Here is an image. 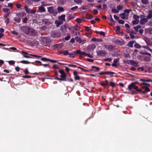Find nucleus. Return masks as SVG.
<instances>
[{"mask_svg": "<svg viewBox=\"0 0 152 152\" xmlns=\"http://www.w3.org/2000/svg\"><path fill=\"white\" fill-rule=\"evenodd\" d=\"M142 89H145V90L142 91L140 89H139L138 86H136L135 84H134L132 93L133 94H137L139 92L143 94H146L147 92H149L150 91V89L147 86H142Z\"/></svg>", "mask_w": 152, "mask_h": 152, "instance_id": "nucleus-1", "label": "nucleus"}, {"mask_svg": "<svg viewBox=\"0 0 152 152\" xmlns=\"http://www.w3.org/2000/svg\"><path fill=\"white\" fill-rule=\"evenodd\" d=\"M59 72L61 74L60 77L61 78H59L56 77L55 78V79L58 80L66 81L67 75H66L64 70L60 69Z\"/></svg>", "mask_w": 152, "mask_h": 152, "instance_id": "nucleus-2", "label": "nucleus"}, {"mask_svg": "<svg viewBox=\"0 0 152 152\" xmlns=\"http://www.w3.org/2000/svg\"><path fill=\"white\" fill-rule=\"evenodd\" d=\"M47 9L49 13L52 14L53 16H55L57 14V12L56 9H54L53 7H48Z\"/></svg>", "mask_w": 152, "mask_h": 152, "instance_id": "nucleus-3", "label": "nucleus"}, {"mask_svg": "<svg viewBox=\"0 0 152 152\" xmlns=\"http://www.w3.org/2000/svg\"><path fill=\"white\" fill-rule=\"evenodd\" d=\"M104 46L105 48H106L108 50L110 51H114L115 49V47L113 45H104Z\"/></svg>", "mask_w": 152, "mask_h": 152, "instance_id": "nucleus-4", "label": "nucleus"}, {"mask_svg": "<svg viewBox=\"0 0 152 152\" xmlns=\"http://www.w3.org/2000/svg\"><path fill=\"white\" fill-rule=\"evenodd\" d=\"M21 30L26 34H28L30 31V29L28 27L25 26L22 28Z\"/></svg>", "mask_w": 152, "mask_h": 152, "instance_id": "nucleus-5", "label": "nucleus"}, {"mask_svg": "<svg viewBox=\"0 0 152 152\" xmlns=\"http://www.w3.org/2000/svg\"><path fill=\"white\" fill-rule=\"evenodd\" d=\"M143 39L148 46H152V42L149 39L146 37H144Z\"/></svg>", "mask_w": 152, "mask_h": 152, "instance_id": "nucleus-6", "label": "nucleus"}, {"mask_svg": "<svg viewBox=\"0 0 152 152\" xmlns=\"http://www.w3.org/2000/svg\"><path fill=\"white\" fill-rule=\"evenodd\" d=\"M97 55L99 56H103L106 54V52L103 50H100L97 52Z\"/></svg>", "mask_w": 152, "mask_h": 152, "instance_id": "nucleus-7", "label": "nucleus"}, {"mask_svg": "<svg viewBox=\"0 0 152 152\" xmlns=\"http://www.w3.org/2000/svg\"><path fill=\"white\" fill-rule=\"evenodd\" d=\"M147 18H142L140 21V23L142 25L145 24L146 22L148 21Z\"/></svg>", "mask_w": 152, "mask_h": 152, "instance_id": "nucleus-8", "label": "nucleus"}, {"mask_svg": "<svg viewBox=\"0 0 152 152\" xmlns=\"http://www.w3.org/2000/svg\"><path fill=\"white\" fill-rule=\"evenodd\" d=\"M91 67V69H90V71H94V72H97L99 71L100 69L98 67L95 66H92Z\"/></svg>", "mask_w": 152, "mask_h": 152, "instance_id": "nucleus-9", "label": "nucleus"}, {"mask_svg": "<svg viewBox=\"0 0 152 152\" xmlns=\"http://www.w3.org/2000/svg\"><path fill=\"white\" fill-rule=\"evenodd\" d=\"M134 84L135 83H132L130 84L128 86V89L131 91L132 92V91Z\"/></svg>", "mask_w": 152, "mask_h": 152, "instance_id": "nucleus-10", "label": "nucleus"}, {"mask_svg": "<svg viewBox=\"0 0 152 152\" xmlns=\"http://www.w3.org/2000/svg\"><path fill=\"white\" fill-rule=\"evenodd\" d=\"M119 59L118 58H116L114 59L113 61V63L112 64V66L113 67H117V63L119 61Z\"/></svg>", "mask_w": 152, "mask_h": 152, "instance_id": "nucleus-11", "label": "nucleus"}, {"mask_svg": "<svg viewBox=\"0 0 152 152\" xmlns=\"http://www.w3.org/2000/svg\"><path fill=\"white\" fill-rule=\"evenodd\" d=\"M129 63L132 66H138V63H136L135 61L131 60L129 61Z\"/></svg>", "mask_w": 152, "mask_h": 152, "instance_id": "nucleus-12", "label": "nucleus"}, {"mask_svg": "<svg viewBox=\"0 0 152 152\" xmlns=\"http://www.w3.org/2000/svg\"><path fill=\"white\" fill-rule=\"evenodd\" d=\"M120 16L123 19H127L128 17L127 15H126L125 13H123L120 14Z\"/></svg>", "mask_w": 152, "mask_h": 152, "instance_id": "nucleus-13", "label": "nucleus"}, {"mask_svg": "<svg viewBox=\"0 0 152 152\" xmlns=\"http://www.w3.org/2000/svg\"><path fill=\"white\" fill-rule=\"evenodd\" d=\"M65 15H63L58 17V19L61 21H65Z\"/></svg>", "mask_w": 152, "mask_h": 152, "instance_id": "nucleus-14", "label": "nucleus"}, {"mask_svg": "<svg viewBox=\"0 0 152 152\" xmlns=\"http://www.w3.org/2000/svg\"><path fill=\"white\" fill-rule=\"evenodd\" d=\"M152 17V11L149 10L148 11V15L147 16L146 18L148 19H149Z\"/></svg>", "mask_w": 152, "mask_h": 152, "instance_id": "nucleus-15", "label": "nucleus"}, {"mask_svg": "<svg viewBox=\"0 0 152 152\" xmlns=\"http://www.w3.org/2000/svg\"><path fill=\"white\" fill-rule=\"evenodd\" d=\"M110 18H108V19L111 22V24H110L112 26H113V25H114V24H115L114 22V20L112 17V15H110Z\"/></svg>", "mask_w": 152, "mask_h": 152, "instance_id": "nucleus-16", "label": "nucleus"}, {"mask_svg": "<svg viewBox=\"0 0 152 152\" xmlns=\"http://www.w3.org/2000/svg\"><path fill=\"white\" fill-rule=\"evenodd\" d=\"M38 10L39 11L42 12H45L46 11L45 8L42 6H40L39 7Z\"/></svg>", "mask_w": 152, "mask_h": 152, "instance_id": "nucleus-17", "label": "nucleus"}, {"mask_svg": "<svg viewBox=\"0 0 152 152\" xmlns=\"http://www.w3.org/2000/svg\"><path fill=\"white\" fill-rule=\"evenodd\" d=\"M140 81H141L143 82H151L152 81V80L150 79H140Z\"/></svg>", "mask_w": 152, "mask_h": 152, "instance_id": "nucleus-18", "label": "nucleus"}, {"mask_svg": "<svg viewBox=\"0 0 152 152\" xmlns=\"http://www.w3.org/2000/svg\"><path fill=\"white\" fill-rule=\"evenodd\" d=\"M112 41L116 44L120 43L121 41L119 40L118 39L116 38H114L112 39Z\"/></svg>", "mask_w": 152, "mask_h": 152, "instance_id": "nucleus-19", "label": "nucleus"}, {"mask_svg": "<svg viewBox=\"0 0 152 152\" xmlns=\"http://www.w3.org/2000/svg\"><path fill=\"white\" fill-rule=\"evenodd\" d=\"M134 42V41H131L129 42L127 44V45L129 47H133V44Z\"/></svg>", "mask_w": 152, "mask_h": 152, "instance_id": "nucleus-20", "label": "nucleus"}, {"mask_svg": "<svg viewBox=\"0 0 152 152\" xmlns=\"http://www.w3.org/2000/svg\"><path fill=\"white\" fill-rule=\"evenodd\" d=\"M86 17L87 19H90L93 18V16L90 14L87 13L86 14Z\"/></svg>", "mask_w": 152, "mask_h": 152, "instance_id": "nucleus-21", "label": "nucleus"}, {"mask_svg": "<svg viewBox=\"0 0 152 152\" xmlns=\"http://www.w3.org/2000/svg\"><path fill=\"white\" fill-rule=\"evenodd\" d=\"M57 10L58 11V13L63 12L64 11V8L60 7H58L57 8Z\"/></svg>", "mask_w": 152, "mask_h": 152, "instance_id": "nucleus-22", "label": "nucleus"}, {"mask_svg": "<svg viewBox=\"0 0 152 152\" xmlns=\"http://www.w3.org/2000/svg\"><path fill=\"white\" fill-rule=\"evenodd\" d=\"M55 23L56 24V26L57 27H58L60 25L62 24L63 23L62 22V21H57L56 20L55 22Z\"/></svg>", "mask_w": 152, "mask_h": 152, "instance_id": "nucleus-23", "label": "nucleus"}, {"mask_svg": "<svg viewBox=\"0 0 152 152\" xmlns=\"http://www.w3.org/2000/svg\"><path fill=\"white\" fill-rule=\"evenodd\" d=\"M115 73V72L111 71H107V75H110V77H113V75Z\"/></svg>", "mask_w": 152, "mask_h": 152, "instance_id": "nucleus-24", "label": "nucleus"}, {"mask_svg": "<svg viewBox=\"0 0 152 152\" xmlns=\"http://www.w3.org/2000/svg\"><path fill=\"white\" fill-rule=\"evenodd\" d=\"M19 62H20L22 63H23V64H28L31 63L30 62H29L27 61H25V60H22V61H20Z\"/></svg>", "mask_w": 152, "mask_h": 152, "instance_id": "nucleus-25", "label": "nucleus"}, {"mask_svg": "<svg viewBox=\"0 0 152 152\" xmlns=\"http://www.w3.org/2000/svg\"><path fill=\"white\" fill-rule=\"evenodd\" d=\"M75 39L77 42H79V43H81L82 41L81 39L80 38L78 37H75Z\"/></svg>", "mask_w": 152, "mask_h": 152, "instance_id": "nucleus-26", "label": "nucleus"}, {"mask_svg": "<svg viewBox=\"0 0 152 152\" xmlns=\"http://www.w3.org/2000/svg\"><path fill=\"white\" fill-rule=\"evenodd\" d=\"M69 55L70 57L74 58V55H76L75 51H73L71 53H69Z\"/></svg>", "mask_w": 152, "mask_h": 152, "instance_id": "nucleus-27", "label": "nucleus"}, {"mask_svg": "<svg viewBox=\"0 0 152 152\" xmlns=\"http://www.w3.org/2000/svg\"><path fill=\"white\" fill-rule=\"evenodd\" d=\"M24 9L26 12L28 13H30V11L31 10V9L30 8H28L27 6H26L24 7Z\"/></svg>", "mask_w": 152, "mask_h": 152, "instance_id": "nucleus-28", "label": "nucleus"}, {"mask_svg": "<svg viewBox=\"0 0 152 152\" xmlns=\"http://www.w3.org/2000/svg\"><path fill=\"white\" fill-rule=\"evenodd\" d=\"M141 28V26L138 25L136 27L134 26L133 28L137 32L138 31V29Z\"/></svg>", "mask_w": 152, "mask_h": 152, "instance_id": "nucleus-29", "label": "nucleus"}, {"mask_svg": "<svg viewBox=\"0 0 152 152\" xmlns=\"http://www.w3.org/2000/svg\"><path fill=\"white\" fill-rule=\"evenodd\" d=\"M14 20L17 23H19L21 21V18H20L15 17L14 18Z\"/></svg>", "mask_w": 152, "mask_h": 152, "instance_id": "nucleus-30", "label": "nucleus"}, {"mask_svg": "<svg viewBox=\"0 0 152 152\" xmlns=\"http://www.w3.org/2000/svg\"><path fill=\"white\" fill-rule=\"evenodd\" d=\"M133 18L135 20H139V16L134 14L133 15Z\"/></svg>", "mask_w": 152, "mask_h": 152, "instance_id": "nucleus-31", "label": "nucleus"}, {"mask_svg": "<svg viewBox=\"0 0 152 152\" xmlns=\"http://www.w3.org/2000/svg\"><path fill=\"white\" fill-rule=\"evenodd\" d=\"M75 18V16L74 15L72 14H69L68 16V18L69 20Z\"/></svg>", "mask_w": 152, "mask_h": 152, "instance_id": "nucleus-32", "label": "nucleus"}, {"mask_svg": "<svg viewBox=\"0 0 152 152\" xmlns=\"http://www.w3.org/2000/svg\"><path fill=\"white\" fill-rule=\"evenodd\" d=\"M134 47L136 48L140 49L141 48V45L137 43H135L134 44Z\"/></svg>", "mask_w": 152, "mask_h": 152, "instance_id": "nucleus-33", "label": "nucleus"}, {"mask_svg": "<svg viewBox=\"0 0 152 152\" xmlns=\"http://www.w3.org/2000/svg\"><path fill=\"white\" fill-rule=\"evenodd\" d=\"M30 55H31L34 57L36 58H41L42 57V56L37 55H36L30 54Z\"/></svg>", "mask_w": 152, "mask_h": 152, "instance_id": "nucleus-34", "label": "nucleus"}, {"mask_svg": "<svg viewBox=\"0 0 152 152\" xmlns=\"http://www.w3.org/2000/svg\"><path fill=\"white\" fill-rule=\"evenodd\" d=\"M111 12L113 13H118L119 12V11L115 9H112L111 10Z\"/></svg>", "mask_w": 152, "mask_h": 152, "instance_id": "nucleus-35", "label": "nucleus"}, {"mask_svg": "<svg viewBox=\"0 0 152 152\" xmlns=\"http://www.w3.org/2000/svg\"><path fill=\"white\" fill-rule=\"evenodd\" d=\"M142 47L143 48H144L145 49L147 50H148L150 51H151L152 49H151L150 48L147 46H142Z\"/></svg>", "mask_w": 152, "mask_h": 152, "instance_id": "nucleus-36", "label": "nucleus"}, {"mask_svg": "<svg viewBox=\"0 0 152 152\" xmlns=\"http://www.w3.org/2000/svg\"><path fill=\"white\" fill-rule=\"evenodd\" d=\"M139 22V20H133L132 21V24L133 25L137 24Z\"/></svg>", "mask_w": 152, "mask_h": 152, "instance_id": "nucleus-37", "label": "nucleus"}, {"mask_svg": "<svg viewBox=\"0 0 152 152\" xmlns=\"http://www.w3.org/2000/svg\"><path fill=\"white\" fill-rule=\"evenodd\" d=\"M118 23L120 24H123L125 22L124 21L122 20H119L118 21Z\"/></svg>", "mask_w": 152, "mask_h": 152, "instance_id": "nucleus-38", "label": "nucleus"}, {"mask_svg": "<svg viewBox=\"0 0 152 152\" xmlns=\"http://www.w3.org/2000/svg\"><path fill=\"white\" fill-rule=\"evenodd\" d=\"M105 61L110 62L112 61V59L111 58H105L104 59Z\"/></svg>", "mask_w": 152, "mask_h": 152, "instance_id": "nucleus-39", "label": "nucleus"}, {"mask_svg": "<svg viewBox=\"0 0 152 152\" xmlns=\"http://www.w3.org/2000/svg\"><path fill=\"white\" fill-rule=\"evenodd\" d=\"M142 2L144 4H146L148 2V0H141Z\"/></svg>", "mask_w": 152, "mask_h": 152, "instance_id": "nucleus-40", "label": "nucleus"}, {"mask_svg": "<svg viewBox=\"0 0 152 152\" xmlns=\"http://www.w3.org/2000/svg\"><path fill=\"white\" fill-rule=\"evenodd\" d=\"M3 11L4 12H6L10 11V9L9 8H4L3 9Z\"/></svg>", "mask_w": 152, "mask_h": 152, "instance_id": "nucleus-41", "label": "nucleus"}, {"mask_svg": "<svg viewBox=\"0 0 152 152\" xmlns=\"http://www.w3.org/2000/svg\"><path fill=\"white\" fill-rule=\"evenodd\" d=\"M63 54L64 56H66L68 55H69V53H68V51L67 50H65L64 51L63 53Z\"/></svg>", "mask_w": 152, "mask_h": 152, "instance_id": "nucleus-42", "label": "nucleus"}, {"mask_svg": "<svg viewBox=\"0 0 152 152\" xmlns=\"http://www.w3.org/2000/svg\"><path fill=\"white\" fill-rule=\"evenodd\" d=\"M68 66L70 67H72L73 68H75L77 67V66L76 65H74V64H68Z\"/></svg>", "mask_w": 152, "mask_h": 152, "instance_id": "nucleus-43", "label": "nucleus"}, {"mask_svg": "<svg viewBox=\"0 0 152 152\" xmlns=\"http://www.w3.org/2000/svg\"><path fill=\"white\" fill-rule=\"evenodd\" d=\"M41 60L42 61H49V59L47 58H42L41 59Z\"/></svg>", "mask_w": 152, "mask_h": 152, "instance_id": "nucleus-44", "label": "nucleus"}, {"mask_svg": "<svg viewBox=\"0 0 152 152\" xmlns=\"http://www.w3.org/2000/svg\"><path fill=\"white\" fill-rule=\"evenodd\" d=\"M98 74L100 75H107V71L101 72Z\"/></svg>", "mask_w": 152, "mask_h": 152, "instance_id": "nucleus-45", "label": "nucleus"}, {"mask_svg": "<svg viewBox=\"0 0 152 152\" xmlns=\"http://www.w3.org/2000/svg\"><path fill=\"white\" fill-rule=\"evenodd\" d=\"M140 85H145L148 86H150V84L148 83L145 82H143L142 83H141L140 84Z\"/></svg>", "mask_w": 152, "mask_h": 152, "instance_id": "nucleus-46", "label": "nucleus"}, {"mask_svg": "<svg viewBox=\"0 0 152 152\" xmlns=\"http://www.w3.org/2000/svg\"><path fill=\"white\" fill-rule=\"evenodd\" d=\"M117 8L118 10H121L123 9V7L122 6L119 5L117 6Z\"/></svg>", "mask_w": 152, "mask_h": 152, "instance_id": "nucleus-47", "label": "nucleus"}, {"mask_svg": "<svg viewBox=\"0 0 152 152\" xmlns=\"http://www.w3.org/2000/svg\"><path fill=\"white\" fill-rule=\"evenodd\" d=\"M9 64L10 65H14L15 64V61H8Z\"/></svg>", "mask_w": 152, "mask_h": 152, "instance_id": "nucleus-48", "label": "nucleus"}, {"mask_svg": "<svg viewBox=\"0 0 152 152\" xmlns=\"http://www.w3.org/2000/svg\"><path fill=\"white\" fill-rule=\"evenodd\" d=\"M99 34L103 36V37L105 36V34L104 32L102 31H99Z\"/></svg>", "mask_w": 152, "mask_h": 152, "instance_id": "nucleus-49", "label": "nucleus"}, {"mask_svg": "<svg viewBox=\"0 0 152 152\" xmlns=\"http://www.w3.org/2000/svg\"><path fill=\"white\" fill-rule=\"evenodd\" d=\"M23 71L26 75H28L29 73L27 68H26Z\"/></svg>", "mask_w": 152, "mask_h": 152, "instance_id": "nucleus-50", "label": "nucleus"}, {"mask_svg": "<svg viewBox=\"0 0 152 152\" xmlns=\"http://www.w3.org/2000/svg\"><path fill=\"white\" fill-rule=\"evenodd\" d=\"M144 60L147 61H150V58L149 57L146 56L144 58Z\"/></svg>", "mask_w": 152, "mask_h": 152, "instance_id": "nucleus-51", "label": "nucleus"}, {"mask_svg": "<svg viewBox=\"0 0 152 152\" xmlns=\"http://www.w3.org/2000/svg\"><path fill=\"white\" fill-rule=\"evenodd\" d=\"M6 19L5 20V23L6 24H8L10 21V19L8 18H6Z\"/></svg>", "mask_w": 152, "mask_h": 152, "instance_id": "nucleus-52", "label": "nucleus"}, {"mask_svg": "<svg viewBox=\"0 0 152 152\" xmlns=\"http://www.w3.org/2000/svg\"><path fill=\"white\" fill-rule=\"evenodd\" d=\"M76 21L78 23H81V19L80 18H77L76 20Z\"/></svg>", "mask_w": 152, "mask_h": 152, "instance_id": "nucleus-53", "label": "nucleus"}, {"mask_svg": "<svg viewBox=\"0 0 152 152\" xmlns=\"http://www.w3.org/2000/svg\"><path fill=\"white\" fill-rule=\"evenodd\" d=\"M70 38V35L69 34V35L66 37L64 38V39L66 40H69Z\"/></svg>", "mask_w": 152, "mask_h": 152, "instance_id": "nucleus-54", "label": "nucleus"}, {"mask_svg": "<svg viewBox=\"0 0 152 152\" xmlns=\"http://www.w3.org/2000/svg\"><path fill=\"white\" fill-rule=\"evenodd\" d=\"M23 77L25 78H29L31 77V76L29 75H26L23 76Z\"/></svg>", "mask_w": 152, "mask_h": 152, "instance_id": "nucleus-55", "label": "nucleus"}, {"mask_svg": "<svg viewBox=\"0 0 152 152\" xmlns=\"http://www.w3.org/2000/svg\"><path fill=\"white\" fill-rule=\"evenodd\" d=\"M74 78L75 80H80V77L79 76L77 75L74 77Z\"/></svg>", "mask_w": 152, "mask_h": 152, "instance_id": "nucleus-56", "label": "nucleus"}, {"mask_svg": "<svg viewBox=\"0 0 152 152\" xmlns=\"http://www.w3.org/2000/svg\"><path fill=\"white\" fill-rule=\"evenodd\" d=\"M131 10L129 9H126L124 11V13H127L128 14L129 13L130 11Z\"/></svg>", "mask_w": 152, "mask_h": 152, "instance_id": "nucleus-57", "label": "nucleus"}, {"mask_svg": "<svg viewBox=\"0 0 152 152\" xmlns=\"http://www.w3.org/2000/svg\"><path fill=\"white\" fill-rule=\"evenodd\" d=\"M36 12V10H33L31 9L30 13L31 14H35Z\"/></svg>", "mask_w": 152, "mask_h": 152, "instance_id": "nucleus-58", "label": "nucleus"}, {"mask_svg": "<svg viewBox=\"0 0 152 152\" xmlns=\"http://www.w3.org/2000/svg\"><path fill=\"white\" fill-rule=\"evenodd\" d=\"M110 85L113 87H114L115 85V83H114L110 82Z\"/></svg>", "mask_w": 152, "mask_h": 152, "instance_id": "nucleus-59", "label": "nucleus"}, {"mask_svg": "<svg viewBox=\"0 0 152 152\" xmlns=\"http://www.w3.org/2000/svg\"><path fill=\"white\" fill-rule=\"evenodd\" d=\"M86 55H87V53H85L84 52H83V51H81L80 54V56L84 55V56H86Z\"/></svg>", "mask_w": 152, "mask_h": 152, "instance_id": "nucleus-60", "label": "nucleus"}, {"mask_svg": "<svg viewBox=\"0 0 152 152\" xmlns=\"http://www.w3.org/2000/svg\"><path fill=\"white\" fill-rule=\"evenodd\" d=\"M142 54L144 55H147L149 56L150 57H151V54L149 53H148V52H144V53H143Z\"/></svg>", "mask_w": 152, "mask_h": 152, "instance_id": "nucleus-61", "label": "nucleus"}, {"mask_svg": "<svg viewBox=\"0 0 152 152\" xmlns=\"http://www.w3.org/2000/svg\"><path fill=\"white\" fill-rule=\"evenodd\" d=\"M50 62L52 63H57V61L55 60H53L52 59H49V61Z\"/></svg>", "mask_w": 152, "mask_h": 152, "instance_id": "nucleus-62", "label": "nucleus"}, {"mask_svg": "<svg viewBox=\"0 0 152 152\" xmlns=\"http://www.w3.org/2000/svg\"><path fill=\"white\" fill-rule=\"evenodd\" d=\"M113 17L115 19L118 20V21L119 20V18L118 16H117L115 15H114Z\"/></svg>", "mask_w": 152, "mask_h": 152, "instance_id": "nucleus-63", "label": "nucleus"}, {"mask_svg": "<svg viewBox=\"0 0 152 152\" xmlns=\"http://www.w3.org/2000/svg\"><path fill=\"white\" fill-rule=\"evenodd\" d=\"M73 75L74 76V77L78 75L77 72L76 71H74L73 72Z\"/></svg>", "mask_w": 152, "mask_h": 152, "instance_id": "nucleus-64", "label": "nucleus"}]
</instances>
